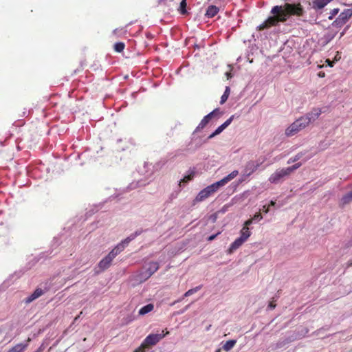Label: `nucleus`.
I'll use <instances>...</instances> for the list:
<instances>
[{
	"label": "nucleus",
	"instance_id": "nucleus-1",
	"mask_svg": "<svg viewBox=\"0 0 352 352\" xmlns=\"http://www.w3.org/2000/svg\"><path fill=\"white\" fill-rule=\"evenodd\" d=\"M273 16L268 17L258 28L263 30L272 26L277 25L280 22L284 23L292 16H302L305 11L300 3H285L284 6H275L271 10Z\"/></svg>",
	"mask_w": 352,
	"mask_h": 352
},
{
	"label": "nucleus",
	"instance_id": "nucleus-2",
	"mask_svg": "<svg viewBox=\"0 0 352 352\" xmlns=\"http://www.w3.org/2000/svg\"><path fill=\"white\" fill-rule=\"evenodd\" d=\"M220 187L221 186H219V183H217V182L213 183L210 186H208L198 193V195L193 201V204L195 205L197 203L204 201L205 199L210 197L212 195L215 193L219 189Z\"/></svg>",
	"mask_w": 352,
	"mask_h": 352
},
{
	"label": "nucleus",
	"instance_id": "nucleus-3",
	"mask_svg": "<svg viewBox=\"0 0 352 352\" xmlns=\"http://www.w3.org/2000/svg\"><path fill=\"white\" fill-rule=\"evenodd\" d=\"M305 120H306L303 119L302 116L295 120L285 129V135L292 137L308 126L307 122H306Z\"/></svg>",
	"mask_w": 352,
	"mask_h": 352
},
{
	"label": "nucleus",
	"instance_id": "nucleus-4",
	"mask_svg": "<svg viewBox=\"0 0 352 352\" xmlns=\"http://www.w3.org/2000/svg\"><path fill=\"white\" fill-rule=\"evenodd\" d=\"M162 334H149L146 338L144 340V344L147 346L148 348L150 346L155 345L158 343L162 338H164L166 336L169 334V331L166 329L162 331Z\"/></svg>",
	"mask_w": 352,
	"mask_h": 352
},
{
	"label": "nucleus",
	"instance_id": "nucleus-5",
	"mask_svg": "<svg viewBox=\"0 0 352 352\" xmlns=\"http://www.w3.org/2000/svg\"><path fill=\"white\" fill-rule=\"evenodd\" d=\"M221 113L219 111V109L217 108L213 110L212 112L209 113L208 115L204 117V118L201 120L199 125L196 128L197 131H199L202 130L206 126V125L210 122V121L215 117L216 116L221 115Z\"/></svg>",
	"mask_w": 352,
	"mask_h": 352
},
{
	"label": "nucleus",
	"instance_id": "nucleus-6",
	"mask_svg": "<svg viewBox=\"0 0 352 352\" xmlns=\"http://www.w3.org/2000/svg\"><path fill=\"white\" fill-rule=\"evenodd\" d=\"M290 174L287 171V168H283L276 170L273 174H272L269 178V181L272 184H277L284 177L288 176Z\"/></svg>",
	"mask_w": 352,
	"mask_h": 352
},
{
	"label": "nucleus",
	"instance_id": "nucleus-7",
	"mask_svg": "<svg viewBox=\"0 0 352 352\" xmlns=\"http://www.w3.org/2000/svg\"><path fill=\"white\" fill-rule=\"evenodd\" d=\"M321 109L316 108L314 109L311 111L307 113V114L302 117L303 118V119L306 120L305 122H307V125L309 126L311 123L316 120L321 115Z\"/></svg>",
	"mask_w": 352,
	"mask_h": 352
},
{
	"label": "nucleus",
	"instance_id": "nucleus-8",
	"mask_svg": "<svg viewBox=\"0 0 352 352\" xmlns=\"http://www.w3.org/2000/svg\"><path fill=\"white\" fill-rule=\"evenodd\" d=\"M351 16L352 10L346 9L340 14L338 17L335 20L334 23L337 25H342L347 22Z\"/></svg>",
	"mask_w": 352,
	"mask_h": 352
},
{
	"label": "nucleus",
	"instance_id": "nucleus-9",
	"mask_svg": "<svg viewBox=\"0 0 352 352\" xmlns=\"http://www.w3.org/2000/svg\"><path fill=\"white\" fill-rule=\"evenodd\" d=\"M159 263L157 262H150L148 263V267L146 270V271L143 273V276L146 279L151 277L155 272H157L159 269Z\"/></svg>",
	"mask_w": 352,
	"mask_h": 352
},
{
	"label": "nucleus",
	"instance_id": "nucleus-10",
	"mask_svg": "<svg viewBox=\"0 0 352 352\" xmlns=\"http://www.w3.org/2000/svg\"><path fill=\"white\" fill-rule=\"evenodd\" d=\"M234 116L232 115L230 118H228L223 124L219 126L211 135H210L209 138H212L214 136L221 133L226 127H228L232 122L234 119Z\"/></svg>",
	"mask_w": 352,
	"mask_h": 352
},
{
	"label": "nucleus",
	"instance_id": "nucleus-11",
	"mask_svg": "<svg viewBox=\"0 0 352 352\" xmlns=\"http://www.w3.org/2000/svg\"><path fill=\"white\" fill-rule=\"evenodd\" d=\"M332 1L333 0H313L311 6L312 8L316 10H321Z\"/></svg>",
	"mask_w": 352,
	"mask_h": 352
},
{
	"label": "nucleus",
	"instance_id": "nucleus-12",
	"mask_svg": "<svg viewBox=\"0 0 352 352\" xmlns=\"http://www.w3.org/2000/svg\"><path fill=\"white\" fill-rule=\"evenodd\" d=\"M113 259L109 255L102 258L98 263L99 268L104 271L109 267Z\"/></svg>",
	"mask_w": 352,
	"mask_h": 352
},
{
	"label": "nucleus",
	"instance_id": "nucleus-13",
	"mask_svg": "<svg viewBox=\"0 0 352 352\" xmlns=\"http://www.w3.org/2000/svg\"><path fill=\"white\" fill-rule=\"evenodd\" d=\"M245 241H243L241 238H237L234 240L233 243H232L230 245L229 249L228 250V254H232L235 250L239 248Z\"/></svg>",
	"mask_w": 352,
	"mask_h": 352
},
{
	"label": "nucleus",
	"instance_id": "nucleus-14",
	"mask_svg": "<svg viewBox=\"0 0 352 352\" xmlns=\"http://www.w3.org/2000/svg\"><path fill=\"white\" fill-rule=\"evenodd\" d=\"M239 174L238 170H233L232 173H230L229 175H228L226 177H223L222 179L217 182L219 183V186H223L226 185L228 182L235 178Z\"/></svg>",
	"mask_w": 352,
	"mask_h": 352
},
{
	"label": "nucleus",
	"instance_id": "nucleus-15",
	"mask_svg": "<svg viewBox=\"0 0 352 352\" xmlns=\"http://www.w3.org/2000/svg\"><path fill=\"white\" fill-rule=\"evenodd\" d=\"M259 164H255L253 162H249L246 164L245 168V174L247 176L251 175L254 171L257 170Z\"/></svg>",
	"mask_w": 352,
	"mask_h": 352
},
{
	"label": "nucleus",
	"instance_id": "nucleus-16",
	"mask_svg": "<svg viewBox=\"0 0 352 352\" xmlns=\"http://www.w3.org/2000/svg\"><path fill=\"white\" fill-rule=\"evenodd\" d=\"M124 249V245L122 243L118 244L108 254L113 258L122 252Z\"/></svg>",
	"mask_w": 352,
	"mask_h": 352
},
{
	"label": "nucleus",
	"instance_id": "nucleus-17",
	"mask_svg": "<svg viewBox=\"0 0 352 352\" xmlns=\"http://www.w3.org/2000/svg\"><path fill=\"white\" fill-rule=\"evenodd\" d=\"M43 294V292L41 289L37 288L30 296H28L25 300L26 302L29 303L35 299L38 298Z\"/></svg>",
	"mask_w": 352,
	"mask_h": 352
},
{
	"label": "nucleus",
	"instance_id": "nucleus-18",
	"mask_svg": "<svg viewBox=\"0 0 352 352\" xmlns=\"http://www.w3.org/2000/svg\"><path fill=\"white\" fill-rule=\"evenodd\" d=\"M219 11L218 7L215 6H210L206 12V16L209 18L214 17Z\"/></svg>",
	"mask_w": 352,
	"mask_h": 352
},
{
	"label": "nucleus",
	"instance_id": "nucleus-19",
	"mask_svg": "<svg viewBox=\"0 0 352 352\" xmlns=\"http://www.w3.org/2000/svg\"><path fill=\"white\" fill-rule=\"evenodd\" d=\"M241 236L239 238L242 239L243 241H246L248 238L251 236V232L247 226H243L241 229Z\"/></svg>",
	"mask_w": 352,
	"mask_h": 352
},
{
	"label": "nucleus",
	"instance_id": "nucleus-20",
	"mask_svg": "<svg viewBox=\"0 0 352 352\" xmlns=\"http://www.w3.org/2000/svg\"><path fill=\"white\" fill-rule=\"evenodd\" d=\"M28 347V344H17L8 352H23Z\"/></svg>",
	"mask_w": 352,
	"mask_h": 352
},
{
	"label": "nucleus",
	"instance_id": "nucleus-21",
	"mask_svg": "<svg viewBox=\"0 0 352 352\" xmlns=\"http://www.w3.org/2000/svg\"><path fill=\"white\" fill-rule=\"evenodd\" d=\"M154 309V305L151 303L150 304H148L144 307H142L140 310H139V314L140 315H145L151 311H152Z\"/></svg>",
	"mask_w": 352,
	"mask_h": 352
},
{
	"label": "nucleus",
	"instance_id": "nucleus-22",
	"mask_svg": "<svg viewBox=\"0 0 352 352\" xmlns=\"http://www.w3.org/2000/svg\"><path fill=\"white\" fill-rule=\"evenodd\" d=\"M352 201V191L349 192V193L344 195L341 200H340V204L344 206L346 204H349Z\"/></svg>",
	"mask_w": 352,
	"mask_h": 352
},
{
	"label": "nucleus",
	"instance_id": "nucleus-23",
	"mask_svg": "<svg viewBox=\"0 0 352 352\" xmlns=\"http://www.w3.org/2000/svg\"><path fill=\"white\" fill-rule=\"evenodd\" d=\"M236 340H230L227 341L222 346V349L225 351H230L236 344Z\"/></svg>",
	"mask_w": 352,
	"mask_h": 352
},
{
	"label": "nucleus",
	"instance_id": "nucleus-24",
	"mask_svg": "<svg viewBox=\"0 0 352 352\" xmlns=\"http://www.w3.org/2000/svg\"><path fill=\"white\" fill-rule=\"evenodd\" d=\"M141 232L142 231H136L135 233L131 234L129 236L123 240L120 243H122L125 247L130 241L133 240L137 236L140 235Z\"/></svg>",
	"mask_w": 352,
	"mask_h": 352
},
{
	"label": "nucleus",
	"instance_id": "nucleus-25",
	"mask_svg": "<svg viewBox=\"0 0 352 352\" xmlns=\"http://www.w3.org/2000/svg\"><path fill=\"white\" fill-rule=\"evenodd\" d=\"M141 232L142 231H136L135 233L131 234L129 236L123 240L120 243H122L125 247L130 241L133 240L137 236L140 235Z\"/></svg>",
	"mask_w": 352,
	"mask_h": 352
},
{
	"label": "nucleus",
	"instance_id": "nucleus-26",
	"mask_svg": "<svg viewBox=\"0 0 352 352\" xmlns=\"http://www.w3.org/2000/svg\"><path fill=\"white\" fill-rule=\"evenodd\" d=\"M141 232L142 231H136L135 233L131 234L129 236L123 240L120 243H122L125 247L130 241L133 240L137 236L140 235Z\"/></svg>",
	"mask_w": 352,
	"mask_h": 352
},
{
	"label": "nucleus",
	"instance_id": "nucleus-27",
	"mask_svg": "<svg viewBox=\"0 0 352 352\" xmlns=\"http://www.w3.org/2000/svg\"><path fill=\"white\" fill-rule=\"evenodd\" d=\"M230 93V89L229 87H226L223 94L221 97L220 104H224L228 100Z\"/></svg>",
	"mask_w": 352,
	"mask_h": 352
},
{
	"label": "nucleus",
	"instance_id": "nucleus-28",
	"mask_svg": "<svg viewBox=\"0 0 352 352\" xmlns=\"http://www.w3.org/2000/svg\"><path fill=\"white\" fill-rule=\"evenodd\" d=\"M125 47V44L122 42H118L115 43L113 49L117 52H122Z\"/></svg>",
	"mask_w": 352,
	"mask_h": 352
},
{
	"label": "nucleus",
	"instance_id": "nucleus-29",
	"mask_svg": "<svg viewBox=\"0 0 352 352\" xmlns=\"http://www.w3.org/2000/svg\"><path fill=\"white\" fill-rule=\"evenodd\" d=\"M201 288V286H197L195 288L190 289L188 290L184 294V297L190 296L192 295L193 294L196 293L197 292H198Z\"/></svg>",
	"mask_w": 352,
	"mask_h": 352
},
{
	"label": "nucleus",
	"instance_id": "nucleus-30",
	"mask_svg": "<svg viewBox=\"0 0 352 352\" xmlns=\"http://www.w3.org/2000/svg\"><path fill=\"white\" fill-rule=\"evenodd\" d=\"M186 0H182L181 3H180V6H179V12L182 14H186L187 11H186Z\"/></svg>",
	"mask_w": 352,
	"mask_h": 352
},
{
	"label": "nucleus",
	"instance_id": "nucleus-31",
	"mask_svg": "<svg viewBox=\"0 0 352 352\" xmlns=\"http://www.w3.org/2000/svg\"><path fill=\"white\" fill-rule=\"evenodd\" d=\"M301 165H302L301 163H296L294 165H293L292 166H289V167H287L286 168L287 169V171L289 172V173L291 174L293 171H294L295 170H296L299 167H300Z\"/></svg>",
	"mask_w": 352,
	"mask_h": 352
},
{
	"label": "nucleus",
	"instance_id": "nucleus-32",
	"mask_svg": "<svg viewBox=\"0 0 352 352\" xmlns=\"http://www.w3.org/2000/svg\"><path fill=\"white\" fill-rule=\"evenodd\" d=\"M302 156V153H298L297 155H296L294 157L292 158H290L287 163L288 164H291V163H293V162H295L296 161H298V160H300Z\"/></svg>",
	"mask_w": 352,
	"mask_h": 352
},
{
	"label": "nucleus",
	"instance_id": "nucleus-33",
	"mask_svg": "<svg viewBox=\"0 0 352 352\" xmlns=\"http://www.w3.org/2000/svg\"><path fill=\"white\" fill-rule=\"evenodd\" d=\"M194 177V173H190V175L185 176L181 181L180 183H187L188 182L192 180Z\"/></svg>",
	"mask_w": 352,
	"mask_h": 352
},
{
	"label": "nucleus",
	"instance_id": "nucleus-34",
	"mask_svg": "<svg viewBox=\"0 0 352 352\" xmlns=\"http://www.w3.org/2000/svg\"><path fill=\"white\" fill-rule=\"evenodd\" d=\"M147 346L146 344H144V341L142 342V343L140 344V346L139 347H138L135 351L134 352H145V350L147 349Z\"/></svg>",
	"mask_w": 352,
	"mask_h": 352
},
{
	"label": "nucleus",
	"instance_id": "nucleus-35",
	"mask_svg": "<svg viewBox=\"0 0 352 352\" xmlns=\"http://www.w3.org/2000/svg\"><path fill=\"white\" fill-rule=\"evenodd\" d=\"M252 219L253 220H261L263 219V217L260 212H257L254 215Z\"/></svg>",
	"mask_w": 352,
	"mask_h": 352
},
{
	"label": "nucleus",
	"instance_id": "nucleus-36",
	"mask_svg": "<svg viewBox=\"0 0 352 352\" xmlns=\"http://www.w3.org/2000/svg\"><path fill=\"white\" fill-rule=\"evenodd\" d=\"M338 11H339L338 8H335V9L332 10H331V16L329 17V19H331L333 16H335L338 13Z\"/></svg>",
	"mask_w": 352,
	"mask_h": 352
},
{
	"label": "nucleus",
	"instance_id": "nucleus-37",
	"mask_svg": "<svg viewBox=\"0 0 352 352\" xmlns=\"http://www.w3.org/2000/svg\"><path fill=\"white\" fill-rule=\"evenodd\" d=\"M253 219H250L248 220H247L245 223H244V225L243 226H247L248 228L249 227V226H250L252 223H253Z\"/></svg>",
	"mask_w": 352,
	"mask_h": 352
},
{
	"label": "nucleus",
	"instance_id": "nucleus-38",
	"mask_svg": "<svg viewBox=\"0 0 352 352\" xmlns=\"http://www.w3.org/2000/svg\"><path fill=\"white\" fill-rule=\"evenodd\" d=\"M219 234H220V232H219L216 234H213V235L210 236L208 238V241H211L214 240L217 236V235H219Z\"/></svg>",
	"mask_w": 352,
	"mask_h": 352
},
{
	"label": "nucleus",
	"instance_id": "nucleus-39",
	"mask_svg": "<svg viewBox=\"0 0 352 352\" xmlns=\"http://www.w3.org/2000/svg\"><path fill=\"white\" fill-rule=\"evenodd\" d=\"M268 307L270 309H274L276 307V304L274 303V301H271V302H270V303L268 305Z\"/></svg>",
	"mask_w": 352,
	"mask_h": 352
},
{
	"label": "nucleus",
	"instance_id": "nucleus-40",
	"mask_svg": "<svg viewBox=\"0 0 352 352\" xmlns=\"http://www.w3.org/2000/svg\"><path fill=\"white\" fill-rule=\"evenodd\" d=\"M326 62L328 63V65L330 66V67H333V63L334 62L333 61H331L329 59H327L326 60Z\"/></svg>",
	"mask_w": 352,
	"mask_h": 352
},
{
	"label": "nucleus",
	"instance_id": "nucleus-41",
	"mask_svg": "<svg viewBox=\"0 0 352 352\" xmlns=\"http://www.w3.org/2000/svg\"><path fill=\"white\" fill-rule=\"evenodd\" d=\"M318 77L320 78H324L325 76V73L324 72H320L318 74Z\"/></svg>",
	"mask_w": 352,
	"mask_h": 352
},
{
	"label": "nucleus",
	"instance_id": "nucleus-42",
	"mask_svg": "<svg viewBox=\"0 0 352 352\" xmlns=\"http://www.w3.org/2000/svg\"><path fill=\"white\" fill-rule=\"evenodd\" d=\"M263 211L265 213H267L269 212V206L267 207L266 206H263Z\"/></svg>",
	"mask_w": 352,
	"mask_h": 352
},
{
	"label": "nucleus",
	"instance_id": "nucleus-43",
	"mask_svg": "<svg viewBox=\"0 0 352 352\" xmlns=\"http://www.w3.org/2000/svg\"><path fill=\"white\" fill-rule=\"evenodd\" d=\"M226 76H227L228 79H230V78H232V75L230 72H227Z\"/></svg>",
	"mask_w": 352,
	"mask_h": 352
},
{
	"label": "nucleus",
	"instance_id": "nucleus-44",
	"mask_svg": "<svg viewBox=\"0 0 352 352\" xmlns=\"http://www.w3.org/2000/svg\"><path fill=\"white\" fill-rule=\"evenodd\" d=\"M276 202L274 201H271L269 206H274Z\"/></svg>",
	"mask_w": 352,
	"mask_h": 352
},
{
	"label": "nucleus",
	"instance_id": "nucleus-45",
	"mask_svg": "<svg viewBox=\"0 0 352 352\" xmlns=\"http://www.w3.org/2000/svg\"><path fill=\"white\" fill-rule=\"evenodd\" d=\"M180 301H181V300H177V301L174 302L173 303V305L175 304L176 302H180Z\"/></svg>",
	"mask_w": 352,
	"mask_h": 352
},
{
	"label": "nucleus",
	"instance_id": "nucleus-46",
	"mask_svg": "<svg viewBox=\"0 0 352 352\" xmlns=\"http://www.w3.org/2000/svg\"><path fill=\"white\" fill-rule=\"evenodd\" d=\"M215 352H221V349H217Z\"/></svg>",
	"mask_w": 352,
	"mask_h": 352
},
{
	"label": "nucleus",
	"instance_id": "nucleus-47",
	"mask_svg": "<svg viewBox=\"0 0 352 352\" xmlns=\"http://www.w3.org/2000/svg\"><path fill=\"white\" fill-rule=\"evenodd\" d=\"M337 58H338V56H335V60H337Z\"/></svg>",
	"mask_w": 352,
	"mask_h": 352
},
{
	"label": "nucleus",
	"instance_id": "nucleus-48",
	"mask_svg": "<svg viewBox=\"0 0 352 352\" xmlns=\"http://www.w3.org/2000/svg\"><path fill=\"white\" fill-rule=\"evenodd\" d=\"M337 58H338V56H335V60H337Z\"/></svg>",
	"mask_w": 352,
	"mask_h": 352
},
{
	"label": "nucleus",
	"instance_id": "nucleus-49",
	"mask_svg": "<svg viewBox=\"0 0 352 352\" xmlns=\"http://www.w3.org/2000/svg\"><path fill=\"white\" fill-rule=\"evenodd\" d=\"M36 352H40V351H39V350H37Z\"/></svg>",
	"mask_w": 352,
	"mask_h": 352
}]
</instances>
